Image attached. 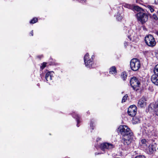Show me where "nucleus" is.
Listing matches in <instances>:
<instances>
[{
  "label": "nucleus",
  "instance_id": "nucleus-1",
  "mask_svg": "<svg viewBox=\"0 0 158 158\" xmlns=\"http://www.w3.org/2000/svg\"><path fill=\"white\" fill-rule=\"evenodd\" d=\"M118 129L122 135V141L126 145H129L133 139V134L128 127L125 125L120 126Z\"/></svg>",
  "mask_w": 158,
  "mask_h": 158
},
{
  "label": "nucleus",
  "instance_id": "nucleus-2",
  "mask_svg": "<svg viewBox=\"0 0 158 158\" xmlns=\"http://www.w3.org/2000/svg\"><path fill=\"white\" fill-rule=\"evenodd\" d=\"M149 14L146 13L144 10L143 11L138 12L135 15L137 20L143 24L148 22Z\"/></svg>",
  "mask_w": 158,
  "mask_h": 158
},
{
  "label": "nucleus",
  "instance_id": "nucleus-3",
  "mask_svg": "<svg viewBox=\"0 0 158 158\" xmlns=\"http://www.w3.org/2000/svg\"><path fill=\"white\" fill-rule=\"evenodd\" d=\"M142 134L144 136L149 137L157 135L156 130L152 127H145L143 130Z\"/></svg>",
  "mask_w": 158,
  "mask_h": 158
},
{
  "label": "nucleus",
  "instance_id": "nucleus-4",
  "mask_svg": "<svg viewBox=\"0 0 158 158\" xmlns=\"http://www.w3.org/2000/svg\"><path fill=\"white\" fill-rule=\"evenodd\" d=\"M93 56L90 58L88 53H86L84 56V59L86 67L88 68H93L94 66L93 61Z\"/></svg>",
  "mask_w": 158,
  "mask_h": 158
},
{
  "label": "nucleus",
  "instance_id": "nucleus-5",
  "mask_svg": "<svg viewBox=\"0 0 158 158\" xmlns=\"http://www.w3.org/2000/svg\"><path fill=\"white\" fill-rule=\"evenodd\" d=\"M146 44L149 47H153L156 44V42L153 36L151 35H147L145 37Z\"/></svg>",
  "mask_w": 158,
  "mask_h": 158
},
{
  "label": "nucleus",
  "instance_id": "nucleus-6",
  "mask_svg": "<svg viewBox=\"0 0 158 158\" xmlns=\"http://www.w3.org/2000/svg\"><path fill=\"white\" fill-rule=\"evenodd\" d=\"M130 67L132 70L134 71L138 70L140 66V63L137 59H133L130 61Z\"/></svg>",
  "mask_w": 158,
  "mask_h": 158
},
{
  "label": "nucleus",
  "instance_id": "nucleus-7",
  "mask_svg": "<svg viewBox=\"0 0 158 158\" xmlns=\"http://www.w3.org/2000/svg\"><path fill=\"white\" fill-rule=\"evenodd\" d=\"M130 83L133 89L135 90L139 89L140 82L138 79L136 77H133L131 79Z\"/></svg>",
  "mask_w": 158,
  "mask_h": 158
},
{
  "label": "nucleus",
  "instance_id": "nucleus-8",
  "mask_svg": "<svg viewBox=\"0 0 158 158\" xmlns=\"http://www.w3.org/2000/svg\"><path fill=\"white\" fill-rule=\"evenodd\" d=\"M149 111H154L155 114L158 116V102L150 104L148 107Z\"/></svg>",
  "mask_w": 158,
  "mask_h": 158
},
{
  "label": "nucleus",
  "instance_id": "nucleus-9",
  "mask_svg": "<svg viewBox=\"0 0 158 158\" xmlns=\"http://www.w3.org/2000/svg\"><path fill=\"white\" fill-rule=\"evenodd\" d=\"M114 147V145L112 144L107 142L103 143L100 146L101 149L103 151H105L106 149L111 150Z\"/></svg>",
  "mask_w": 158,
  "mask_h": 158
},
{
  "label": "nucleus",
  "instance_id": "nucleus-10",
  "mask_svg": "<svg viewBox=\"0 0 158 158\" xmlns=\"http://www.w3.org/2000/svg\"><path fill=\"white\" fill-rule=\"evenodd\" d=\"M137 108L135 105H132L130 106L128 109V115L131 116H134L135 115L137 112Z\"/></svg>",
  "mask_w": 158,
  "mask_h": 158
},
{
  "label": "nucleus",
  "instance_id": "nucleus-11",
  "mask_svg": "<svg viewBox=\"0 0 158 158\" xmlns=\"http://www.w3.org/2000/svg\"><path fill=\"white\" fill-rule=\"evenodd\" d=\"M148 147L146 148L147 152L149 154H152L156 150V148L155 146L153 145H148Z\"/></svg>",
  "mask_w": 158,
  "mask_h": 158
},
{
  "label": "nucleus",
  "instance_id": "nucleus-12",
  "mask_svg": "<svg viewBox=\"0 0 158 158\" xmlns=\"http://www.w3.org/2000/svg\"><path fill=\"white\" fill-rule=\"evenodd\" d=\"M146 100L144 97L141 98L139 101L138 105L140 107H144L146 105Z\"/></svg>",
  "mask_w": 158,
  "mask_h": 158
},
{
  "label": "nucleus",
  "instance_id": "nucleus-13",
  "mask_svg": "<svg viewBox=\"0 0 158 158\" xmlns=\"http://www.w3.org/2000/svg\"><path fill=\"white\" fill-rule=\"evenodd\" d=\"M54 73L52 71H50L47 73L45 75V79L47 81H49L52 80L53 77Z\"/></svg>",
  "mask_w": 158,
  "mask_h": 158
},
{
  "label": "nucleus",
  "instance_id": "nucleus-14",
  "mask_svg": "<svg viewBox=\"0 0 158 158\" xmlns=\"http://www.w3.org/2000/svg\"><path fill=\"white\" fill-rule=\"evenodd\" d=\"M151 81L152 82L156 85H158V77L156 75H153L151 77Z\"/></svg>",
  "mask_w": 158,
  "mask_h": 158
},
{
  "label": "nucleus",
  "instance_id": "nucleus-15",
  "mask_svg": "<svg viewBox=\"0 0 158 158\" xmlns=\"http://www.w3.org/2000/svg\"><path fill=\"white\" fill-rule=\"evenodd\" d=\"M73 118H76L77 121V127H79L78 124L80 123V121L79 120L80 117L75 112L73 114Z\"/></svg>",
  "mask_w": 158,
  "mask_h": 158
},
{
  "label": "nucleus",
  "instance_id": "nucleus-16",
  "mask_svg": "<svg viewBox=\"0 0 158 158\" xmlns=\"http://www.w3.org/2000/svg\"><path fill=\"white\" fill-rule=\"evenodd\" d=\"M140 118L137 117H135L133 118L132 123L133 124H136L139 123L140 122Z\"/></svg>",
  "mask_w": 158,
  "mask_h": 158
},
{
  "label": "nucleus",
  "instance_id": "nucleus-17",
  "mask_svg": "<svg viewBox=\"0 0 158 158\" xmlns=\"http://www.w3.org/2000/svg\"><path fill=\"white\" fill-rule=\"evenodd\" d=\"M128 34H127V37L130 40H132V38L133 34L134 33L133 31L131 30H128Z\"/></svg>",
  "mask_w": 158,
  "mask_h": 158
},
{
  "label": "nucleus",
  "instance_id": "nucleus-18",
  "mask_svg": "<svg viewBox=\"0 0 158 158\" xmlns=\"http://www.w3.org/2000/svg\"><path fill=\"white\" fill-rule=\"evenodd\" d=\"M110 73L115 74L117 73L116 68L115 66H112L110 69Z\"/></svg>",
  "mask_w": 158,
  "mask_h": 158
},
{
  "label": "nucleus",
  "instance_id": "nucleus-19",
  "mask_svg": "<svg viewBox=\"0 0 158 158\" xmlns=\"http://www.w3.org/2000/svg\"><path fill=\"white\" fill-rule=\"evenodd\" d=\"M133 9L134 10L137 11L138 12H141L144 10L143 9L137 6H134Z\"/></svg>",
  "mask_w": 158,
  "mask_h": 158
},
{
  "label": "nucleus",
  "instance_id": "nucleus-20",
  "mask_svg": "<svg viewBox=\"0 0 158 158\" xmlns=\"http://www.w3.org/2000/svg\"><path fill=\"white\" fill-rule=\"evenodd\" d=\"M141 142L143 144V146L144 147H147L148 145L149 144V143L148 142H147L146 139H142L141 140Z\"/></svg>",
  "mask_w": 158,
  "mask_h": 158
},
{
  "label": "nucleus",
  "instance_id": "nucleus-21",
  "mask_svg": "<svg viewBox=\"0 0 158 158\" xmlns=\"http://www.w3.org/2000/svg\"><path fill=\"white\" fill-rule=\"evenodd\" d=\"M146 7L150 10L151 13H152L154 11V9L153 6L151 5H148Z\"/></svg>",
  "mask_w": 158,
  "mask_h": 158
},
{
  "label": "nucleus",
  "instance_id": "nucleus-22",
  "mask_svg": "<svg viewBox=\"0 0 158 158\" xmlns=\"http://www.w3.org/2000/svg\"><path fill=\"white\" fill-rule=\"evenodd\" d=\"M154 72L155 75L158 76V64L155 66L154 69Z\"/></svg>",
  "mask_w": 158,
  "mask_h": 158
},
{
  "label": "nucleus",
  "instance_id": "nucleus-23",
  "mask_svg": "<svg viewBox=\"0 0 158 158\" xmlns=\"http://www.w3.org/2000/svg\"><path fill=\"white\" fill-rule=\"evenodd\" d=\"M121 76L122 79L123 80H125L126 79L127 75L125 72L122 73Z\"/></svg>",
  "mask_w": 158,
  "mask_h": 158
},
{
  "label": "nucleus",
  "instance_id": "nucleus-24",
  "mask_svg": "<svg viewBox=\"0 0 158 158\" xmlns=\"http://www.w3.org/2000/svg\"><path fill=\"white\" fill-rule=\"evenodd\" d=\"M38 21V19L37 18H33L31 21H30V23H36Z\"/></svg>",
  "mask_w": 158,
  "mask_h": 158
},
{
  "label": "nucleus",
  "instance_id": "nucleus-25",
  "mask_svg": "<svg viewBox=\"0 0 158 158\" xmlns=\"http://www.w3.org/2000/svg\"><path fill=\"white\" fill-rule=\"evenodd\" d=\"M128 97V95L127 94L125 95L123 97L122 102V103L124 102H126V100H127V98Z\"/></svg>",
  "mask_w": 158,
  "mask_h": 158
},
{
  "label": "nucleus",
  "instance_id": "nucleus-26",
  "mask_svg": "<svg viewBox=\"0 0 158 158\" xmlns=\"http://www.w3.org/2000/svg\"><path fill=\"white\" fill-rule=\"evenodd\" d=\"M47 63L46 62H44L41 64L40 66V68L42 70H43L46 67Z\"/></svg>",
  "mask_w": 158,
  "mask_h": 158
},
{
  "label": "nucleus",
  "instance_id": "nucleus-27",
  "mask_svg": "<svg viewBox=\"0 0 158 158\" xmlns=\"http://www.w3.org/2000/svg\"><path fill=\"white\" fill-rule=\"evenodd\" d=\"M122 18L123 17L121 15L119 14H118L116 17V19L118 21L121 20Z\"/></svg>",
  "mask_w": 158,
  "mask_h": 158
},
{
  "label": "nucleus",
  "instance_id": "nucleus-28",
  "mask_svg": "<svg viewBox=\"0 0 158 158\" xmlns=\"http://www.w3.org/2000/svg\"><path fill=\"white\" fill-rule=\"evenodd\" d=\"M124 6L127 8L131 9V6L130 5L127 4H125L124 5Z\"/></svg>",
  "mask_w": 158,
  "mask_h": 158
},
{
  "label": "nucleus",
  "instance_id": "nucleus-29",
  "mask_svg": "<svg viewBox=\"0 0 158 158\" xmlns=\"http://www.w3.org/2000/svg\"><path fill=\"white\" fill-rule=\"evenodd\" d=\"M94 124V121L92 120H91L90 123V128L92 129V130L94 129V126L93 124Z\"/></svg>",
  "mask_w": 158,
  "mask_h": 158
},
{
  "label": "nucleus",
  "instance_id": "nucleus-30",
  "mask_svg": "<svg viewBox=\"0 0 158 158\" xmlns=\"http://www.w3.org/2000/svg\"><path fill=\"white\" fill-rule=\"evenodd\" d=\"M152 18L156 21L158 19V18L156 15L155 14H153L152 15Z\"/></svg>",
  "mask_w": 158,
  "mask_h": 158
},
{
  "label": "nucleus",
  "instance_id": "nucleus-31",
  "mask_svg": "<svg viewBox=\"0 0 158 158\" xmlns=\"http://www.w3.org/2000/svg\"><path fill=\"white\" fill-rule=\"evenodd\" d=\"M135 158H145V156H136Z\"/></svg>",
  "mask_w": 158,
  "mask_h": 158
},
{
  "label": "nucleus",
  "instance_id": "nucleus-32",
  "mask_svg": "<svg viewBox=\"0 0 158 158\" xmlns=\"http://www.w3.org/2000/svg\"><path fill=\"white\" fill-rule=\"evenodd\" d=\"M155 56L156 58L158 59V51L155 52Z\"/></svg>",
  "mask_w": 158,
  "mask_h": 158
},
{
  "label": "nucleus",
  "instance_id": "nucleus-33",
  "mask_svg": "<svg viewBox=\"0 0 158 158\" xmlns=\"http://www.w3.org/2000/svg\"><path fill=\"white\" fill-rule=\"evenodd\" d=\"M30 34H31V36H33V31H32L31 33H30Z\"/></svg>",
  "mask_w": 158,
  "mask_h": 158
},
{
  "label": "nucleus",
  "instance_id": "nucleus-34",
  "mask_svg": "<svg viewBox=\"0 0 158 158\" xmlns=\"http://www.w3.org/2000/svg\"><path fill=\"white\" fill-rule=\"evenodd\" d=\"M101 138H98L97 139V141H98V140H100L101 139Z\"/></svg>",
  "mask_w": 158,
  "mask_h": 158
},
{
  "label": "nucleus",
  "instance_id": "nucleus-35",
  "mask_svg": "<svg viewBox=\"0 0 158 158\" xmlns=\"http://www.w3.org/2000/svg\"><path fill=\"white\" fill-rule=\"evenodd\" d=\"M156 34L158 36V32H156Z\"/></svg>",
  "mask_w": 158,
  "mask_h": 158
}]
</instances>
